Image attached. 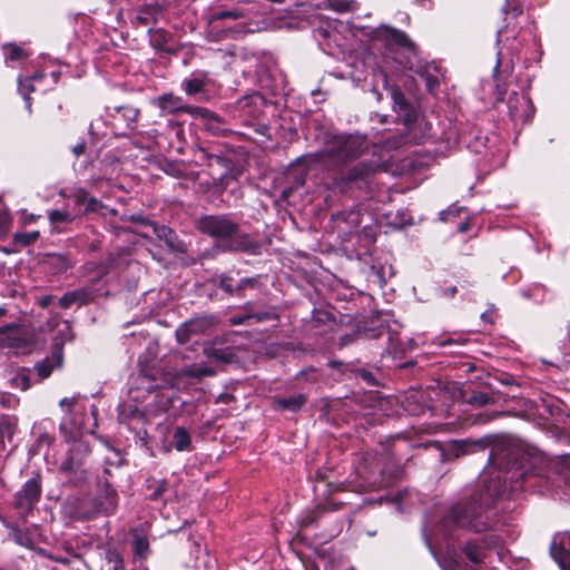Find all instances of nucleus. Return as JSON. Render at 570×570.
I'll return each instance as SVG.
<instances>
[{"label":"nucleus","mask_w":570,"mask_h":570,"mask_svg":"<svg viewBox=\"0 0 570 570\" xmlns=\"http://www.w3.org/2000/svg\"><path fill=\"white\" fill-rule=\"evenodd\" d=\"M197 229L217 240L224 242L226 252H255L258 243L227 215H204L196 222Z\"/></svg>","instance_id":"nucleus-1"},{"label":"nucleus","mask_w":570,"mask_h":570,"mask_svg":"<svg viewBox=\"0 0 570 570\" xmlns=\"http://www.w3.org/2000/svg\"><path fill=\"white\" fill-rule=\"evenodd\" d=\"M489 501L488 494H474L470 500L455 504L449 514V520L458 527L475 532L485 531L493 525V520L485 511Z\"/></svg>","instance_id":"nucleus-2"},{"label":"nucleus","mask_w":570,"mask_h":570,"mask_svg":"<svg viewBox=\"0 0 570 570\" xmlns=\"http://www.w3.org/2000/svg\"><path fill=\"white\" fill-rule=\"evenodd\" d=\"M367 149L366 137L363 135L341 134L330 137L322 151L305 156L313 161H322L325 157L336 164L358 158Z\"/></svg>","instance_id":"nucleus-3"},{"label":"nucleus","mask_w":570,"mask_h":570,"mask_svg":"<svg viewBox=\"0 0 570 570\" xmlns=\"http://www.w3.org/2000/svg\"><path fill=\"white\" fill-rule=\"evenodd\" d=\"M216 323L217 320L213 315L193 317L176 330V338L180 344H185L194 336L206 334Z\"/></svg>","instance_id":"nucleus-4"},{"label":"nucleus","mask_w":570,"mask_h":570,"mask_svg":"<svg viewBox=\"0 0 570 570\" xmlns=\"http://www.w3.org/2000/svg\"><path fill=\"white\" fill-rule=\"evenodd\" d=\"M375 37L380 41H383L387 47L396 46L413 56L417 55V46L402 30L387 24H382L376 28Z\"/></svg>","instance_id":"nucleus-5"},{"label":"nucleus","mask_w":570,"mask_h":570,"mask_svg":"<svg viewBox=\"0 0 570 570\" xmlns=\"http://www.w3.org/2000/svg\"><path fill=\"white\" fill-rule=\"evenodd\" d=\"M193 111V117L200 118L204 121V128L208 132L220 137H226L233 132L232 129L226 126V121L214 111L204 107H197V109Z\"/></svg>","instance_id":"nucleus-6"},{"label":"nucleus","mask_w":570,"mask_h":570,"mask_svg":"<svg viewBox=\"0 0 570 570\" xmlns=\"http://www.w3.org/2000/svg\"><path fill=\"white\" fill-rule=\"evenodd\" d=\"M0 336L2 337L3 344L9 347L22 348L32 343L27 330L17 324H10L1 327Z\"/></svg>","instance_id":"nucleus-7"},{"label":"nucleus","mask_w":570,"mask_h":570,"mask_svg":"<svg viewBox=\"0 0 570 570\" xmlns=\"http://www.w3.org/2000/svg\"><path fill=\"white\" fill-rule=\"evenodd\" d=\"M63 341L57 342L51 357L36 364L35 368L41 380L50 376L55 367H61L63 363Z\"/></svg>","instance_id":"nucleus-8"},{"label":"nucleus","mask_w":570,"mask_h":570,"mask_svg":"<svg viewBox=\"0 0 570 570\" xmlns=\"http://www.w3.org/2000/svg\"><path fill=\"white\" fill-rule=\"evenodd\" d=\"M40 493L41 487L38 479L27 481L23 488L17 493V505L19 508L30 509L39 500Z\"/></svg>","instance_id":"nucleus-9"},{"label":"nucleus","mask_w":570,"mask_h":570,"mask_svg":"<svg viewBox=\"0 0 570 570\" xmlns=\"http://www.w3.org/2000/svg\"><path fill=\"white\" fill-rule=\"evenodd\" d=\"M157 104H158V107L163 111H165L167 114H171V115H175L178 112H186L190 116H194L193 110L197 109V107H195V106L184 105L179 97H176L171 94H166V95L158 97Z\"/></svg>","instance_id":"nucleus-10"},{"label":"nucleus","mask_w":570,"mask_h":570,"mask_svg":"<svg viewBox=\"0 0 570 570\" xmlns=\"http://www.w3.org/2000/svg\"><path fill=\"white\" fill-rule=\"evenodd\" d=\"M151 225H153L154 233L156 234V236L160 240H164L166 246L170 250L177 252V253L186 252L185 244L177 238L175 232L171 228H169L165 225H157V224H151Z\"/></svg>","instance_id":"nucleus-11"},{"label":"nucleus","mask_w":570,"mask_h":570,"mask_svg":"<svg viewBox=\"0 0 570 570\" xmlns=\"http://www.w3.org/2000/svg\"><path fill=\"white\" fill-rule=\"evenodd\" d=\"M89 446L86 442L76 441L73 442L69 455L63 463V468L70 471L77 470L82 465V459L88 455Z\"/></svg>","instance_id":"nucleus-12"},{"label":"nucleus","mask_w":570,"mask_h":570,"mask_svg":"<svg viewBox=\"0 0 570 570\" xmlns=\"http://www.w3.org/2000/svg\"><path fill=\"white\" fill-rule=\"evenodd\" d=\"M91 301V292L87 288H78L66 293L59 301L62 308H69L72 305H86Z\"/></svg>","instance_id":"nucleus-13"},{"label":"nucleus","mask_w":570,"mask_h":570,"mask_svg":"<svg viewBox=\"0 0 570 570\" xmlns=\"http://www.w3.org/2000/svg\"><path fill=\"white\" fill-rule=\"evenodd\" d=\"M488 445V442L483 439L479 440H462L455 441L452 444V453L454 456L459 458L465 454L474 453L478 450H484Z\"/></svg>","instance_id":"nucleus-14"},{"label":"nucleus","mask_w":570,"mask_h":570,"mask_svg":"<svg viewBox=\"0 0 570 570\" xmlns=\"http://www.w3.org/2000/svg\"><path fill=\"white\" fill-rule=\"evenodd\" d=\"M390 92L393 99L394 109L396 111L404 112L405 122H412L415 118L414 110L404 97V94L395 86L390 88Z\"/></svg>","instance_id":"nucleus-15"},{"label":"nucleus","mask_w":570,"mask_h":570,"mask_svg":"<svg viewBox=\"0 0 570 570\" xmlns=\"http://www.w3.org/2000/svg\"><path fill=\"white\" fill-rule=\"evenodd\" d=\"M204 354L209 360H214L219 363H233L237 360L236 354L234 353V350L230 347L226 348H219L214 345H206L204 347Z\"/></svg>","instance_id":"nucleus-16"},{"label":"nucleus","mask_w":570,"mask_h":570,"mask_svg":"<svg viewBox=\"0 0 570 570\" xmlns=\"http://www.w3.org/2000/svg\"><path fill=\"white\" fill-rule=\"evenodd\" d=\"M376 169L372 163H360L352 167L345 175V180L355 181L368 178Z\"/></svg>","instance_id":"nucleus-17"},{"label":"nucleus","mask_w":570,"mask_h":570,"mask_svg":"<svg viewBox=\"0 0 570 570\" xmlns=\"http://www.w3.org/2000/svg\"><path fill=\"white\" fill-rule=\"evenodd\" d=\"M550 553L562 570H570V550L566 549L562 542L553 540L550 546Z\"/></svg>","instance_id":"nucleus-18"},{"label":"nucleus","mask_w":570,"mask_h":570,"mask_svg":"<svg viewBox=\"0 0 570 570\" xmlns=\"http://www.w3.org/2000/svg\"><path fill=\"white\" fill-rule=\"evenodd\" d=\"M306 403V397L304 394H295L283 399H275L274 404L282 410H287L291 412H296L302 409Z\"/></svg>","instance_id":"nucleus-19"},{"label":"nucleus","mask_w":570,"mask_h":570,"mask_svg":"<svg viewBox=\"0 0 570 570\" xmlns=\"http://www.w3.org/2000/svg\"><path fill=\"white\" fill-rule=\"evenodd\" d=\"M191 439L188 431L183 426H177L173 434V445L177 451H186L190 449Z\"/></svg>","instance_id":"nucleus-20"},{"label":"nucleus","mask_w":570,"mask_h":570,"mask_svg":"<svg viewBox=\"0 0 570 570\" xmlns=\"http://www.w3.org/2000/svg\"><path fill=\"white\" fill-rule=\"evenodd\" d=\"M117 115L126 122L129 129H135V124L139 116V109L132 106H118L115 108Z\"/></svg>","instance_id":"nucleus-21"},{"label":"nucleus","mask_w":570,"mask_h":570,"mask_svg":"<svg viewBox=\"0 0 570 570\" xmlns=\"http://www.w3.org/2000/svg\"><path fill=\"white\" fill-rule=\"evenodd\" d=\"M462 551L471 562L476 564L481 563L485 558V550L474 542H466L462 547Z\"/></svg>","instance_id":"nucleus-22"},{"label":"nucleus","mask_w":570,"mask_h":570,"mask_svg":"<svg viewBox=\"0 0 570 570\" xmlns=\"http://www.w3.org/2000/svg\"><path fill=\"white\" fill-rule=\"evenodd\" d=\"M155 21L154 10L151 8H142L138 10L134 23L137 27L150 28Z\"/></svg>","instance_id":"nucleus-23"},{"label":"nucleus","mask_w":570,"mask_h":570,"mask_svg":"<svg viewBox=\"0 0 570 570\" xmlns=\"http://www.w3.org/2000/svg\"><path fill=\"white\" fill-rule=\"evenodd\" d=\"M40 234L38 230L30 233H16L12 236V243L19 247H27L38 240Z\"/></svg>","instance_id":"nucleus-24"},{"label":"nucleus","mask_w":570,"mask_h":570,"mask_svg":"<svg viewBox=\"0 0 570 570\" xmlns=\"http://www.w3.org/2000/svg\"><path fill=\"white\" fill-rule=\"evenodd\" d=\"M195 157H196L197 161H200V164H204L207 166H212L213 161H216L218 164H223L225 161V159L222 156L209 154L200 146L196 147Z\"/></svg>","instance_id":"nucleus-25"},{"label":"nucleus","mask_w":570,"mask_h":570,"mask_svg":"<svg viewBox=\"0 0 570 570\" xmlns=\"http://www.w3.org/2000/svg\"><path fill=\"white\" fill-rule=\"evenodd\" d=\"M326 7L333 11L344 13L350 12L355 9V2L354 1H347V0H327Z\"/></svg>","instance_id":"nucleus-26"},{"label":"nucleus","mask_w":570,"mask_h":570,"mask_svg":"<svg viewBox=\"0 0 570 570\" xmlns=\"http://www.w3.org/2000/svg\"><path fill=\"white\" fill-rule=\"evenodd\" d=\"M3 50H4L7 59H9L11 61H18V60L24 59L27 57V53L24 52V50L14 43H9V45L3 46Z\"/></svg>","instance_id":"nucleus-27"},{"label":"nucleus","mask_w":570,"mask_h":570,"mask_svg":"<svg viewBox=\"0 0 570 570\" xmlns=\"http://www.w3.org/2000/svg\"><path fill=\"white\" fill-rule=\"evenodd\" d=\"M244 17H245V13L242 10H237V9L225 10V11H219V12L214 13L209 19V22L224 20V19L236 20V19H242Z\"/></svg>","instance_id":"nucleus-28"},{"label":"nucleus","mask_w":570,"mask_h":570,"mask_svg":"<svg viewBox=\"0 0 570 570\" xmlns=\"http://www.w3.org/2000/svg\"><path fill=\"white\" fill-rule=\"evenodd\" d=\"M184 376L202 379L203 376H214L215 371L207 366L190 367L183 372Z\"/></svg>","instance_id":"nucleus-29"},{"label":"nucleus","mask_w":570,"mask_h":570,"mask_svg":"<svg viewBox=\"0 0 570 570\" xmlns=\"http://www.w3.org/2000/svg\"><path fill=\"white\" fill-rule=\"evenodd\" d=\"M12 224V217L6 207H0V236H6Z\"/></svg>","instance_id":"nucleus-30"},{"label":"nucleus","mask_w":570,"mask_h":570,"mask_svg":"<svg viewBox=\"0 0 570 570\" xmlns=\"http://www.w3.org/2000/svg\"><path fill=\"white\" fill-rule=\"evenodd\" d=\"M134 549L138 557L145 558L149 552V542L147 538L144 535H136L134 539Z\"/></svg>","instance_id":"nucleus-31"},{"label":"nucleus","mask_w":570,"mask_h":570,"mask_svg":"<svg viewBox=\"0 0 570 570\" xmlns=\"http://www.w3.org/2000/svg\"><path fill=\"white\" fill-rule=\"evenodd\" d=\"M49 220L52 225L58 226L72 222V216L66 210H52L49 214Z\"/></svg>","instance_id":"nucleus-32"},{"label":"nucleus","mask_w":570,"mask_h":570,"mask_svg":"<svg viewBox=\"0 0 570 570\" xmlns=\"http://www.w3.org/2000/svg\"><path fill=\"white\" fill-rule=\"evenodd\" d=\"M184 89L187 95L193 96L204 89V81L200 79H188L184 82Z\"/></svg>","instance_id":"nucleus-33"},{"label":"nucleus","mask_w":570,"mask_h":570,"mask_svg":"<svg viewBox=\"0 0 570 570\" xmlns=\"http://www.w3.org/2000/svg\"><path fill=\"white\" fill-rule=\"evenodd\" d=\"M106 559L112 564L111 570H125L124 560L116 550H108Z\"/></svg>","instance_id":"nucleus-34"},{"label":"nucleus","mask_w":570,"mask_h":570,"mask_svg":"<svg viewBox=\"0 0 570 570\" xmlns=\"http://www.w3.org/2000/svg\"><path fill=\"white\" fill-rule=\"evenodd\" d=\"M468 402L472 405L484 406L491 403L492 399L487 393L479 392L471 395Z\"/></svg>","instance_id":"nucleus-35"},{"label":"nucleus","mask_w":570,"mask_h":570,"mask_svg":"<svg viewBox=\"0 0 570 570\" xmlns=\"http://www.w3.org/2000/svg\"><path fill=\"white\" fill-rule=\"evenodd\" d=\"M167 482L165 480L156 481L155 489L150 495L153 500H158L167 491Z\"/></svg>","instance_id":"nucleus-36"},{"label":"nucleus","mask_w":570,"mask_h":570,"mask_svg":"<svg viewBox=\"0 0 570 570\" xmlns=\"http://www.w3.org/2000/svg\"><path fill=\"white\" fill-rule=\"evenodd\" d=\"M77 403H78V397L72 396V397H63L60 401L59 405L66 413H71L72 410L75 409V406L77 405Z\"/></svg>","instance_id":"nucleus-37"},{"label":"nucleus","mask_w":570,"mask_h":570,"mask_svg":"<svg viewBox=\"0 0 570 570\" xmlns=\"http://www.w3.org/2000/svg\"><path fill=\"white\" fill-rule=\"evenodd\" d=\"M72 198L75 200V203L78 205V206H81V205H85L87 199L89 198V194L87 193L86 189L83 188H78L77 190H75V193L72 194Z\"/></svg>","instance_id":"nucleus-38"},{"label":"nucleus","mask_w":570,"mask_h":570,"mask_svg":"<svg viewBox=\"0 0 570 570\" xmlns=\"http://www.w3.org/2000/svg\"><path fill=\"white\" fill-rule=\"evenodd\" d=\"M249 316H250V320L253 318L257 323L277 318V315L273 312L253 313V314H249Z\"/></svg>","instance_id":"nucleus-39"},{"label":"nucleus","mask_w":570,"mask_h":570,"mask_svg":"<svg viewBox=\"0 0 570 570\" xmlns=\"http://www.w3.org/2000/svg\"><path fill=\"white\" fill-rule=\"evenodd\" d=\"M85 206H86V213H91V212H97L101 207V203L97 198L89 196Z\"/></svg>","instance_id":"nucleus-40"},{"label":"nucleus","mask_w":570,"mask_h":570,"mask_svg":"<svg viewBox=\"0 0 570 570\" xmlns=\"http://www.w3.org/2000/svg\"><path fill=\"white\" fill-rule=\"evenodd\" d=\"M232 282V277L228 276H223L220 279V287L228 294L236 293V287L234 288Z\"/></svg>","instance_id":"nucleus-41"},{"label":"nucleus","mask_w":570,"mask_h":570,"mask_svg":"<svg viewBox=\"0 0 570 570\" xmlns=\"http://www.w3.org/2000/svg\"><path fill=\"white\" fill-rule=\"evenodd\" d=\"M248 320H250L249 314L237 315V316H233L230 318V324L232 325H242V324L246 323Z\"/></svg>","instance_id":"nucleus-42"},{"label":"nucleus","mask_w":570,"mask_h":570,"mask_svg":"<svg viewBox=\"0 0 570 570\" xmlns=\"http://www.w3.org/2000/svg\"><path fill=\"white\" fill-rule=\"evenodd\" d=\"M86 148H87L86 142L81 141L72 147V153L75 154L76 157H79L86 153Z\"/></svg>","instance_id":"nucleus-43"},{"label":"nucleus","mask_w":570,"mask_h":570,"mask_svg":"<svg viewBox=\"0 0 570 570\" xmlns=\"http://www.w3.org/2000/svg\"><path fill=\"white\" fill-rule=\"evenodd\" d=\"M252 284H253V279H250V278L242 279L239 282V284L236 286V294L242 295L245 287L248 285H252Z\"/></svg>","instance_id":"nucleus-44"},{"label":"nucleus","mask_w":570,"mask_h":570,"mask_svg":"<svg viewBox=\"0 0 570 570\" xmlns=\"http://www.w3.org/2000/svg\"><path fill=\"white\" fill-rule=\"evenodd\" d=\"M62 327H63V328L61 330V332H62V333L65 334V336H66V337H65V341H69V340H71V338H72V333H71V325H70V323H69V322H67V321H63V322H62Z\"/></svg>","instance_id":"nucleus-45"},{"label":"nucleus","mask_w":570,"mask_h":570,"mask_svg":"<svg viewBox=\"0 0 570 570\" xmlns=\"http://www.w3.org/2000/svg\"><path fill=\"white\" fill-rule=\"evenodd\" d=\"M493 308L489 309V311H485L482 315H481V318L482 321L489 323V324H493L494 323V320H493Z\"/></svg>","instance_id":"nucleus-46"},{"label":"nucleus","mask_w":570,"mask_h":570,"mask_svg":"<svg viewBox=\"0 0 570 570\" xmlns=\"http://www.w3.org/2000/svg\"><path fill=\"white\" fill-rule=\"evenodd\" d=\"M456 215V212L454 210H448L441 213V219L444 222H451L452 217Z\"/></svg>","instance_id":"nucleus-47"},{"label":"nucleus","mask_w":570,"mask_h":570,"mask_svg":"<svg viewBox=\"0 0 570 570\" xmlns=\"http://www.w3.org/2000/svg\"><path fill=\"white\" fill-rule=\"evenodd\" d=\"M470 226H471V224H470V222L466 219V220H464L463 223H461V224L459 225V227H458V232H460V233H465V232H468V230L470 229Z\"/></svg>","instance_id":"nucleus-48"},{"label":"nucleus","mask_w":570,"mask_h":570,"mask_svg":"<svg viewBox=\"0 0 570 570\" xmlns=\"http://www.w3.org/2000/svg\"><path fill=\"white\" fill-rule=\"evenodd\" d=\"M456 292H458L456 286H451V287H449V288L443 289V292H442V293H443V295H445V296L453 297V296L456 294Z\"/></svg>","instance_id":"nucleus-49"},{"label":"nucleus","mask_w":570,"mask_h":570,"mask_svg":"<svg viewBox=\"0 0 570 570\" xmlns=\"http://www.w3.org/2000/svg\"><path fill=\"white\" fill-rule=\"evenodd\" d=\"M131 222L140 223V224H147L146 219L139 215H132L130 216Z\"/></svg>","instance_id":"nucleus-50"},{"label":"nucleus","mask_w":570,"mask_h":570,"mask_svg":"<svg viewBox=\"0 0 570 570\" xmlns=\"http://www.w3.org/2000/svg\"><path fill=\"white\" fill-rule=\"evenodd\" d=\"M2 252L6 253V254H12V253L18 252V249L3 247Z\"/></svg>","instance_id":"nucleus-51"},{"label":"nucleus","mask_w":570,"mask_h":570,"mask_svg":"<svg viewBox=\"0 0 570 570\" xmlns=\"http://www.w3.org/2000/svg\"><path fill=\"white\" fill-rule=\"evenodd\" d=\"M49 302H50V298H49V297H46V298H43V299L41 301V303H40V304H41V306H42V307H46V306L49 304Z\"/></svg>","instance_id":"nucleus-52"},{"label":"nucleus","mask_w":570,"mask_h":570,"mask_svg":"<svg viewBox=\"0 0 570 570\" xmlns=\"http://www.w3.org/2000/svg\"><path fill=\"white\" fill-rule=\"evenodd\" d=\"M305 180L303 177H299L298 180H297V184L298 185H304Z\"/></svg>","instance_id":"nucleus-53"},{"label":"nucleus","mask_w":570,"mask_h":570,"mask_svg":"<svg viewBox=\"0 0 570 570\" xmlns=\"http://www.w3.org/2000/svg\"><path fill=\"white\" fill-rule=\"evenodd\" d=\"M228 32L234 35V33H237L238 31L234 30V29H229Z\"/></svg>","instance_id":"nucleus-54"},{"label":"nucleus","mask_w":570,"mask_h":570,"mask_svg":"<svg viewBox=\"0 0 570 570\" xmlns=\"http://www.w3.org/2000/svg\"><path fill=\"white\" fill-rule=\"evenodd\" d=\"M219 399H223V401H226V399H228V395H225V397H223V395H219Z\"/></svg>","instance_id":"nucleus-55"},{"label":"nucleus","mask_w":570,"mask_h":570,"mask_svg":"<svg viewBox=\"0 0 570 570\" xmlns=\"http://www.w3.org/2000/svg\"><path fill=\"white\" fill-rule=\"evenodd\" d=\"M219 399H223V401H226V399H228V395H225V397H223V395H219Z\"/></svg>","instance_id":"nucleus-56"},{"label":"nucleus","mask_w":570,"mask_h":570,"mask_svg":"<svg viewBox=\"0 0 570 570\" xmlns=\"http://www.w3.org/2000/svg\"><path fill=\"white\" fill-rule=\"evenodd\" d=\"M219 399H223V401H226V399H228V395H225V397H223V395H219Z\"/></svg>","instance_id":"nucleus-57"},{"label":"nucleus","mask_w":570,"mask_h":570,"mask_svg":"<svg viewBox=\"0 0 570 570\" xmlns=\"http://www.w3.org/2000/svg\"><path fill=\"white\" fill-rule=\"evenodd\" d=\"M502 413H494L492 417H495L498 415H501Z\"/></svg>","instance_id":"nucleus-58"},{"label":"nucleus","mask_w":570,"mask_h":570,"mask_svg":"<svg viewBox=\"0 0 570 570\" xmlns=\"http://www.w3.org/2000/svg\"><path fill=\"white\" fill-rule=\"evenodd\" d=\"M61 428H62V429H66V428H67V424H66V423H62Z\"/></svg>","instance_id":"nucleus-59"}]
</instances>
